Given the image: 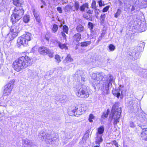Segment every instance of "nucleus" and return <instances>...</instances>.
I'll return each instance as SVG.
<instances>
[{
  "label": "nucleus",
  "instance_id": "17",
  "mask_svg": "<svg viewBox=\"0 0 147 147\" xmlns=\"http://www.w3.org/2000/svg\"><path fill=\"white\" fill-rule=\"evenodd\" d=\"M146 22L143 21L140 23V32H143L146 30Z\"/></svg>",
  "mask_w": 147,
  "mask_h": 147
},
{
  "label": "nucleus",
  "instance_id": "13",
  "mask_svg": "<svg viewBox=\"0 0 147 147\" xmlns=\"http://www.w3.org/2000/svg\"><path fill=\"white\" fill-rule=\"evenodd\" d=\"M12 89L11 87H10V86L5 85L3 91L4 96H8L10 94Z\"/></svg>",
  "mask_w": 147,
  "mask_h": 147
},
{
  "label": "nucleus",
  "instance_id": "16",
  "mask_svg": "<svg viewBox=\"0 0 147 147\" xmlns=\"http://www.w3.org/2000/svg\"><path fill=\"white\" fill-rule=\"evenodd\" d=\"M78 73H80V74H81V81L85 82L87 78L86 76V72H83L80 70H78L76 73V74H78Z\"/></svg>",
  "mask_w": 147,
  "mask_h": 147
},
{
  "label": "nucleus",
  "instance_id": "39",
  "mask_svg": "<svg viewBox=\"0 0 147 147\" xmlns=\"http://www.w3.org/2000/svg\"><path fill=\"white\" fill-rule=\"evenodd\" d=\"M84 29V27L80 25L78 26L77 27V31L79 32L83 31Z\"/></svg>",
  "mask_w": 147,
  "mask_h": 147
},
{
  "label": "nucleus",
  "instance_id": "18",
  "mask_svg": "<svg viewBox=\"0 0 147 147\" xmlns=\"http://www.w3.org/2000/svg\"><path fill=\"white\" fill-rule=\"evenodd\" d=\"M141 136L143 139L147 141V128L143 129L141 133Z\"/></svg>",
  "mask_w": 147,
  "mask_h": 147
},
{
  "label": "nucleus",
  "instance_id": "2",
  "mask_svg": "<svg viewBox=\"0 0 147 147\" xmlns=\"http://www.w3.org/2000/svg\"><path fill=\"white\" fill-rule=\"evenodd\" d=\"M30 60L27 56L20 57L13 62V67L16 71L19 72L29 66Z\"/></svg>",
  "mask_w": 147,
  "mask_h": 147
},
{
  "label": "nucleus",
  "instance_id": "22",
  "mask_svg": "<svg viewBox=\"0 0 147 147\" xmlns=\"http://www.w3.org/2000/svg\"><path fill=\"white\" fill-rule=\"evenodd\" d=\"M104 130V127L103 126H101L98 128L97 132L96 134L98 135H102Z\"/></svg>",
  "mask_w": 147,
  "mask_h": 147
},
{
  "label": "nucleus",
  "instance_id": "34",
  "mask_svg": "<svg viewBox=\"0 0 147 147\" xmlns=\"http://www.w3.org/2000/svg\"><path fill=\"white\" fill-rule=\"evenodd\" d=\"M30 20V16L29 15L25 16L23 18V21L24 22L27 23Z\"/></svg>",
  "mask_w": 147,
  "mask_h": 147
},
{
  "label": "nucleus",
  "instance_id": "55",
  "mask_svg": "<svg viewBox=\"0 0 147 147\" xmlns=\"http://www.w3.org/2000/svg\"><path fill=\"white\" fill-rule=\"evenodd\" d=\"M86 11H87L86 13H87L88 14H92L93 12V11L90 10H89L88 11L86 10Z\"/></svg>",
  "mask_w": 147,
  "mask_h": 147
},
{
  "label": "nucleus",
  "instance_id": "63",
  "mask_svg": "<svg viewBox=\"0 0 147 147\" xmlns=\"http://www.w3.org/2000/svg\"><path fill=\"white\" fill-rule=\"evenodd\" d=\"M139 70L140 71V72H141L142 71V68H140L139 69Z\"/></svg>",
  "mask_w": 147,
  "mask_h": 147
},
{
  "label": "nucleus",
  "instance_id": "44",
  "mask_svg": "<svg viewBox=\"0 0 147 147\" xmlns=\"http://www.w3.org/2000/svg\"><path fill=\"white\" fill-rule=\"evenodd\" d=\"M109 48L110 51H113L115 50V47L113 45L111 44L109 46Z\"/></svg>",
  "mask_w": 147,
  "mask_h": 147
},
{
  "label": "nucleus",
  "instance_id": "41",
  "mask_svg": "<svg viewBox=\"0 0 147 147\" xmlns=\"http://www.w3.org/2000/svg\"><path fill=\"white\" fill-rule=\"evenodd\" d=\"M63 32H65L67 34L68 31V28L66 25L63 26Z\"/></svg>",
  "mask_w": 147,
  "mask_h": 147
},
{
  "label": "nucleus",
  "instance_id": "4",
  "mask_svg": "<svg viewBox=\"0 0 147 147\" xmlns=\"http://www.w3.org/2000/svg\"><path fill=\"white\" fill-rule=\"evenodd\" d=\"M24 12V10L21 7H15L11 16V20L13 24L16 23L22 17Z\"/></svg>",
  "mask_w": 147,
  "mask_h": 147
},
{
  "label": "nucleus",
  "instance_id": "52",
  "mask_svg": "<svg viewBox=\"0 0 147 147\" xmlns=\"http://www.w3.org/2000/svg\"><path fill=\"white\" fill-rule=\"evenodd\" d=\"M64 32H61L63 38L65 40H66V36Z\"/></svg>",
  "mask_w": 147,
  "mask_h": 147
},
{
  "label": "nucleus",
  "instance_id": "38",
  "mask_svg": "<svg viewBox=\"0 0 147 147\" xmlns=\"http://www.w3.org/2000/svg\"><path fill=\"white\" fill-rule=\"evenodd\" d=\"M121 13V10L120 9H118L116 13L115 14V17L116 18H117L119 16Z\"/></svg>",
  "mask_w": 147,
  "mask_h": 147
},
{
  "label": "nucleus",
  "instance_id": "8",
  "mask_svg": "<svg viewBox=\"0 0 147 147\" xmlns=\"http://www.w3.org/2000/svg\"><path fill=\"white\" fill-rule=\"evenodd\" d=\"M137 49H138L137 51H136V49H135L129 52L128 54L133 57L134 59H136L139 57V52L142 50V48L140 47H139Z\"/></svg>",
  "mask_w": 147,
  "mask_h": 147
},
{
  "label": "nucleus",
  "instance_id": "3",
  "mask_svg": "<svg viewBox=\"0 0 147 147\" xmlns=\"http://www.w3.org/2000/svg\"><path fill=\"white\" fill-rule=\"evenodd\" d=\"M74 90L76 95L80 98H86L89 96L87 89L85 86L77 85L74 88Z\"/></svg>",
  "mask_w": 147,
  "mask_h": 147
},
{
  "label": "nucleus",
  "instance_id": "50",
  "mask_svg": "<svg viewBox=\"0 0 147 147\" xmlns=\"http://www.w3.org/2000/svg\"><path fill=\"white\" fill-rule=\"evenodd\" d=\"M88 26L89 28L90 29L91 31L92 30V29H93V24L90 22H89L88 23Z\"/></svg>",
  "mask_w": 147,
  "mask_h": 147
},
{
  "label": "nucleus",
  "instance_id": "5",
  "mask_svg": "<svg viewBox=\"0 0 147 147\" xmlns=\"http://www.w3.org/2000/svg\"><path fill=\"white\" fill-rule=\"evenodd\" d=\"M115 107L113 106L111 111V113L109 117V120L112 121V119L114 120V124L115 125L119 122L120 115L121 113V109L118 108L115 109Z\"/></svg>",
  "mask_w": 147,
  "mask_h": 147
},
{
  "label": "nucleus",
  "instance_id": "33",
  "mask_svg": "<svg viewBox=\"0 0 147 147\" xmlns=\"http://www.w3.org/2000/svg\"><path fill=\"white\" fill-rule=\"evenodd\" d=\"M138 1L141 4V5H142L144 6L146 5H147V0H136Z\"/></svg>",
  "mask_w": 147,
  "mask_h": 147
},
{
  "label": "nucleus",
  "instance_id": "10",
  "mask_svg": "<svg viewBox=\"0 0 147 147\" xmlns=\"http://www.w3.org/2000/svg\"><path fill=\"white\" fill-rule=\"evenodd\" d=\"M28 42L22 36L19 37L17 40V46L19 47L21 45L26 46L28 44Z\"/></svg>",
  "mask_w": 147,
  "mask_h": 147
},
{
  "label": "nucleus",
  "instance_id": "54",
  "mask_svg": "<svg viewBox=\"0 0 147 147\" xmlns=\"http://www.w3.org/2000/svg\"><path fill=\"white\" fill-rule=\"evenodd\" d=\"M98 4L99 6L100 7L104 5L103 4L102 1V0H100L98 1Z\"/></svg>",
  "mask_w": 147,
  "mask_h": 147
},
{
  "label": "nucleus",
  "instance_id": "32",
  "mask_svg": "<svg viewBox=\"0 0 147 147\" xmlns=\"http://www.w3.org/2000/svg\"><path fill=\"white\" fill-rule=\"evenodd\" d=\"M15 82V80L14 79H13L10 80L8 83L6 85V86H10V87H11L13 88L14 84Z\"/></svg>",
  "mask_w": 147,
  "mask_h": 147
},
{
  "label": "nucleus",
  "instance_id": "9",
  "mask_svg": "<svg viewBox=\"0 0 147 147\" xmlns=\"http://www.w3.org/2000/svg\"><path fill=\"white\" fill-rule=\"evenodd\" d=\"M7 102L8 101L6 100L5 97L4 96L3 97H1L0 98V106L4 107L3 113L4 114H6L8 112L7 110Z\"/></svg>",
  "mask_w": 147,
  "mask_h": 147
},
{
  "label": "nucleus",
  "instance_id": "31",
  "mask_svg": "<svg viewBox=\"0 0 147 147\" xmlns=\"http://www.w3.org/2000/svg\"><path fill=\"white\" fill-rule=\"evenodd\" d=\"M65 61L67 62H70L73 61V59L71 58L70 55H68L65 59Z\"/></svg>",
  "mask_w": 147,
  "mask_h": 147
},
{
  "label": "nucleus",
  "instance_id": "59",
  "mask_svg": "<svg viewBox=\"0 0 147 147\" xmlns=\"http://www.w3.org/2000/svg\"><path fill=\"white\" fill-rule=\"evenodd\" d=\"M134 7L133 6H132V9H131V11H134Z\"/></svg>",
  "mask_w": 147,
  "mask_h": 147
},
{
  "label": "nucleus",
  "instance_id": "42",
  "mask_svg": "<svg viewBox=\"0 0 147 147\" xmlns=\"http://www.w3.org/2000/svg\"><path fill=\"white\" fill-rule=\"evenodd\" d=\"M13 3L16 7H19L20 5V1L18 0H13Z\"/></svg>",
  "mask_w": 147,
  "mask_h": 147
},
{
  "label": "nucleus",
  "instance_id": "11",
  "mask_svg": "<svg viewBox=\"0 0 147 147\" xmlns=\"http://www.w3.org/2000/svg\"><path fill=\"white\" fill-rule=\"evenodd\" d=\"M124 90V87L123 85H120L119 87V90H114L113 91V93L115 96H116L118 98L120 94H123V92Z\"/></svg>",
  "mask_w": 147,
  "mask_h": 147
},
{
  "label": "nucleus",
  "instance_id": "43",
  "mask_svg": "<svg viewBox=\"0 0 147 147\" xmlns=\"http://www.w3.org/2000/svg\"><path fill=\"white\" fill-rule=\"evenodd\" d=\"M94 116L92 114L90 115L89 118V121L90 122H92L93 121V119H94Z\"/></svg>",
  "mask_w": 147,
  "mask_h": 147
},
{
  "label": "nucleus",
  "instance_id": "19",
  "mask_svg": "<svg viewBox=\"0 0 147 147\" xmlns=\"http://www.w3.org/2000/svg\"><path fill=\"white\" fill-rule=\"evenodd\" d=\"M32 34L31 33L29 32H26L25 34L22 35V36L24 37L25 39L27 42L30 41L31 40Z\"/></svg>",
  "mask_w": 147,
  "mask_h": 147
},
{
  "label": "nucleus",
  "instance_id": "26",
  "mask_svg": "<svg viewBox=\"0 0 147 147\" xmlns=\"http://www.w3.org/2000/svg\"><path fill=\"white\" fill-rule=\"evenodd\" d=\"M81 38V35L79 33L75 34L73 37V39L77 41L80 40Z\"/></svg>",
  "mask_w": 147,
  "mask_h": 147
},
{
  "label": "nucleus",
  "instance_id": "64",
  "mask_svg": "<svg viewBox=\"0 0 147 147\" xmlns=\"http://www.w3.org/2000/svg\"><path fill=\"white\" fill-rule=\"evenodd\" d=\"M94 147H99V146H94Z\"/></svg>",
  "mask_w": 147,
  "mask_h": 147
},
{
  "label": "nucleus",
  "instance_id": "27",
  "mask_svg": "<svg viewBox=\"0 0 147 147\" xmlns=\"http://www.w3.org/2000/svg\"><path fill=\"white\" fill-rule=\"evenodd\" d=\"M142 117L140 119V120L142 122H147V115L144 113L142 114Z\"/></svg>",
  "mask_w": 147,
  "mask_h": 147
},
{
  "label": "nucleus",
  "instance_id": "12",
  "mask_svg": "<svg viewBox=\"0 0 147 147\" xmlns=\"http://www.w3.org/2000/svg\"><path fill=\"white\" fill-rule=\"evenodd\" d=\"M23 147H36V146L33 144L32 142L28 139L22 140Z\"/></svg>",
  "mask_w": 147,
  "mask_h": 147
},
{
  "label": "nucleus",
  "instance_id": "20",
  "mask_svg": "<svg viewBox=\"0 0 147 147\" xmlns=\"http://www.w3.org/2000/svg\"><path fill=\"white\" fill-rule=\"evenodd\" d=\"M102 135H96L97 137L96 139L95 143L96 144H99L102 142L103 140L102 138Z\"/></svg>",
  "mask_w": 147,
  "mask_h": 147
},
{
  "label": "nucleus",
  "instance_id": "7",
  "mask_svg": "<svg viewBox=\"0 0 147 147\" xmlns=\"http://www.w3.org/2000/svg\"><path fill=\"white\" fill-rule=\"evenodd\" d=\"M39 138L41 140H43L45 139V142L49 144H52L54 142L55 140L57 139L56 137H53V136L49 134H47L45 133H40L38 135Z\"/></svg>",
  "mask_w": 147,
  "mask_h": 147
},
{
  "label": "nucleus",
  "instance_id": "40",
  "mask_svg": "<svg viewBox=\"0 0 147 147\" xmlns=\"http://www.w3.org/2000/svg\"><path fill=\"white\" fill-rule=\"evenodd\" d=\"M58 30V26L55 24H54L52 28V30L54 32H55Z\"/></svg>",
  "mask_w": 147,
  "mask_h": 147
},
{
  "label": "nucleus",
  "instance_id": "6",
  "mask_svg": "<svg viewBox=\"0 0 147 147\" xmlns=\"http://www.w3.org/2000/svg\"><path fill=\"white\" fill-rule=\"evenodd\" d=\"M20 28L18 25L14 26L10 28V31L6 38L7 40L9 42L13 39L18 35Z\"/></svg>",
  "mask_w": 147,
  "mask_h": 147
},
{
  "label": "nucleus",
  "instance_id": "24",
  "mask_svg": "<svg viewBox=\"0 0 147 147\" xmlns=\"http://www.w3.org/2000/svg\"><path fill=\"white\" fill-rule=\"evenodd\" d=\"M86 8H88V3H85L83 4L82 5L80 6V9L81 11H84Z\"/></svg>",
  "mask_w": 147,
  "mask_h": 147
},
{
  "label": "nucleus",
  "instance_id": "36",
  "mask_svg": "<svg viewBox=\"0 0 147 147\" xmlns=\"http://www.w3.org/2000/svg\"><path fill=\"white\" fill-rule=\"evenodd\" d=\"M82 110L80 108H78V109L76 110V114L75 116H78V115L82 114Z\"/></svg>",
  "mask_w": 147,
  "mask_h": 147
},
{
  "label": "nucleus",
  "instance_id": "56",
  "mask_svg": "<svg viewBox=\"0 0 147 147\" xmlns=\"http://www.w3.org/2000/svg\"><path fill=\"white\" fill-rule=\"evenodd\" d=\"M108 114L107 113V112L106 114L104 113V115L102 116V117H104L105 118H106L108 117Z\"/></svg>",
  "mask_w": 147,
  "mask_h": 147
},
{
  "label": "nucleus",
  "instance_id": "23",
  "mask_svg": "<svg viewBox=\"0 0 147 147\" xmlns=\"http://www.w3.org/2000/svg\"><path fill=\"white\" fill-rule=\"evenodd\" d=\"M8 4L6 0H0V7H5Z\"/></svg>",
  "mask_w": 147,
  "mask_h": 147
},
{
  "label": "nucleus",
  "instance_id": "58",
  "mask_svg": "<svg viewBox=\"0 0 147 147\" xmlns=\"http://www.w3.org/2000/svg\"><path fill=\"white\" fill-rule=\"evenodd\" d=\"M66 8H68L70 9L71 7V6H69V5H67L66 6Z\"/></svg>",
  "mask_w": 147,
  "mask_h": 147
},
{
  "label": "nucleus",
  "instance_id": "14",
  "mask_svg": "<svg viewBox=\"0 0 147 147\" xmlns=\"http://www.w3.org/2000/svg\"><path fill=\"white\" fill-rule=\"evenodd\" d=\"M38 51L39 53L41 55H47L48 51V49L45 47H40L38 49Z\"/></svg>",
  "mask_w": 147,
  "mask_h": 147
},
{
  "label": "nucleus",
  "instance_id": "37",
  "mask_svg": "<svg viewBox=\"0 0 147 147\" xmlns=\"http://www.w3.org/2000/svg\"><path fill=\"white\" fill-rule=\"evenodd\" d=\"M74 7L76 10V11H78L79 8V2L78 1L75 2L74 4Z\"/></svg>",
  "mask_w": 147,
  "mask_h": 147
},
{
  "label": "nucleus",
  "instance_id": "25",
  "mask_svg": "<svg viewBox=\"0 0 147 147\" xmlns=\"http://www.w3.org/2000/svg\"><path fill=\"white\" fill-rule=\"evenodd\" d=\"M56 45H58L61 49H67L65 44H62L59 42L56 41Z\"/></svg>",
  "mask_w": 147,
  "mask_h": 147
},
{
  "label": "nucleus",
  "instance_id": "51",
  "mask_svg": "<svg viewBox=\"0 0 147 147\" xmlns=\"http://www.w3.org/2000/svg\"><path fill=\"white\" fill-rule=\"evenodd\" d=\"M130 126L132 128H134L136 126L133 122L131 121L130 123Z\"/></svg>",
  "mask_w": 147,
  "mask_h": 147
},
{
  "label": "nucleus",
  "instance_id": "53",
  "mask_svg": "<svg viewBox=\"0 0 147 147\" xmlns=\"http://www.w3.org/2000/svg\"><path fill=\"white\" fill-rule=\"evenodd\" d=\"M57 10L60 13H62V9L61 7H58L57 8Z\"/></svg>",
  "mask_w": 147,
  "mask_h": 147
},
{
  "label": "nucleus",
  "instance_id": "47",
  "mask_svg": "<svg viewBox=\"0 0 147 147\" xmlns=\"http://www.w3.org/2000/svg\"><path fill=\"white\" fill-rule=\"evenodd\" d=\"M96 2L95 1L93 0L91 5V7L92 8L94 9H96Z\"/></svg>",
  "mask_w": 147,
  "mask_h": 147
},
{
  "label": "nucleus",
  "instance_id": "57",
  "mask_svg": "<svg viewBox=\"0 0 147 147\" xmlns=\"http://www.w3.org/2000/svg\"><path fill=\"white\" fill-rule=\"evenodd\" d=\"M103 34H101V37H99L98 39V41L99 42L102 39V36H103Z\"/></svg>",
  "mask_w": 147,
  "mask_h": 147
},
{
  "label": "nucleus",
  "instance_id": "49",
  "mask_svg": "<svg viewBox=\"0 0 147 147\" xmlns=\"http://www.w3.org/2000/svg\"><path fill=\"white\" fill-rule=\"evenodd\" d=\"M109 6L108 5L106 6V7H104L103 10H102V12H107L108 10L109 9Z\"/></svg>",
  "mask_w": 147,
  "mask_h": 147
},
{
  "label": "nucleus",
  "instance_id": "15",
  "mask_svg": "<svg viewBox=\"0 0 147 147\" xmlns=\"http://www.w3.org/2000/svg\"><path fill=\"white\" fill-rule=\"evenodd\" d=\"M32 11L36 21L39 23H40V20L39 16V13L36 11L34 9H32Z\"/></svg>",
  "mask_w": 147,
  "mask_h": 147
},
{
  "label": "nucleus",
  "instance_id": "61",
  "mask_svg": "<svg viewBox=\"0 0 147 147\" xmlns=\"http://www.w3.org/2000/svg\"><path fill=\"white\" fill-rule=\"evenodd\" d=\"M133 71L135 73H138V71H136V70H134V69H133Z\"/></svg>",
  "mask_w": 147,
  "mask_h": 147
},
{
  "label": "nucleus",
  "instance_id": "62",
  "mask_svg": "<svg viewBox=\"0 0 147 147\" xmlns=\"http://www.w3.org/2000/svg\"><path fill=\"white\" fill-rule=\"evenodd\" d=\"M35 47H33V48H32V52H34V51H33V50H34V49H35Z\"/></svg>",
  "mask_w": 147,
  "mask_h": 147
},
{
  "label": "nucleus",
  "instance_id": "29",
  "mask_svg": "<svg viewBox=\"0 0 147 147\" xmlns=\"http://www.w3.org/2000/svg\"><path fill=\"white\" fill-rule=\"evenodd\" d=\"M136 102H137V100H131L129 102V107H131V108H132L133 105H134Z\"/></svg>",
  "mask_w": 147,
  "mask_h": 147
},
{
  "label": "nucleus",
  "instance_id": "60",
  "mask_svg": "<svg viewBox=\"0 0 147 147\" xmlns=\"http://www.w3.org/2000/svg\"><path fill=\"white\" fill-rule=\"evenodd\" d=\"M115 145L116 147H119L118 146V144L117 143H116L115 144Z\"/></svg>",
  "mask_w": 147,
  "mask_h": 147
},
{
  "label": "nucleus",
  "instance_id": "45",
  "mask_svg": "<svg viewBox=\"0 0 147 147\" xmlns=\"http://www.w3.org/2000/svg\"><path fill=\"white\" fill-rule=\"evenodd\" d=\"M84 17L86 19L90 20V16L89 14H88L86 13H85L84 15Z\"/></svg>",
  "mask_w": 147,
  "mask_h": 147
},
{
  "label": "nucleus",
  "instance_id": "46",
  "mask_svg": "<svg viewBox=\"0 0 147 147\" xmlns=\"http://www.w3.org/2000/svg\"><path fill=\"white\" fill-rule=\"evenodd\" d=\"M105 14L104 13H102L100 16V20L101 22H103L105 21Z\"/></svg>",
  "mask_w": 147,
  "mask_h": 147
},
{
  "label": "nucleus",
  "instance_id": "30",
  "mask_svg": "<svg viewBox=\"0 0 147 147\" xmlns=\"http://www.w3.org/2000/svg\"><path fill=\"white\" fill-rule=\"evenodd\" d=\"M91 35L92 36V38H93L94 37H96L97 36L98 31L96 30H91Z\"/></svg>",
  "mask_w": 147,
  "mask_h": 147
},
{
  "label": "nucleus",
  "instance_id": "28",
  "mask_svg": "<svg viewBox=\"0 0 147 147\" xmlns=\"http://www.w3.org/2000/svg\"><path fill=\"white\" fill-rule=\"evenodd\" d=\"M91 43L90 41L84 42L81 43V45L82 47H84L89 45Z\"/></svg>",
  "mask_w": 147,
  "mask_h": 147
},
{
  "label": "nucleus",
  "instance_id": "35",
  "mask_svg": "<svg viewBox=\"0 0 147 147\" xmlns=\"http://www.w3.org/2000/svg\"><path fill=\"white\" fill-rule=\"evenodd\" d=\"M55 61L58 63H59L61 61V57L59 55H56L55 56Z\"/></svg>",
  "mask_w": 147,
  "mask_h": 147
},
{
  "label": "nucleus",
  "instance_id": "48",
  "mask_svg": "<svg viewBox=\"0 0 147 147\" xmlns=\"http://www.w3.org/2000/svg\"><path fill=\"white\" fill-rule=\"evenodd\" d=\"M47 54L49 55V56L50 57H53V52L51 51L48 50V51Z\"/></svg>",
  "mask_w": 147,
  "mask_h": 147
},
{
  "label": "nucleus",
  "instance_id": "1",
  "mask_svg": "<svg viewBox=\"0 0 147 147\" xmlns=\"http://www.w3.org/2000/svg\"><path fill=\"white\" fill-rule=\"evenodd\" d=\"M109 77L106 80L105 79L107 76L102 72L99 74L93 73L92 76L91 83L95 89L100 88L104 95L108 94L109 93V84H112L114 81L113 77L111 74L109 75Z\"/></svg>",
  "mask_w": 147,
  "mask_h": 147
},
{
  "label": "nucleus",
  "instance_id": "21",
  "mask_svg": "<svg viewBox=\"0 0 147 147\" xmlns=\"http://www.w3.org/2000/svg\"><path fill=\"white\" fill-rule=\"evenodd\" d=\"M78 109V107H75L72 110H69L68 113V114L70 116H74L76 115V110Z\"/></svg>",
  "mask_w": 147,
  "mask_h": 147
}]
</instances>
